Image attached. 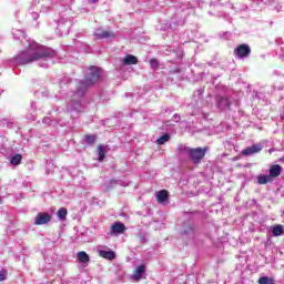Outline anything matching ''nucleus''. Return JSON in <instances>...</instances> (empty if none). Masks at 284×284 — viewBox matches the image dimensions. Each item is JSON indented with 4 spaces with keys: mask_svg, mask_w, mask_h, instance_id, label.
<instances>
[{
    "mask_svg": "<svg viewBox=\"0 0 284 284\" xmlns=\"http://www.w3.org/2000/svg\"><path fill=\"white\" fill-rule=\"evenodd\" d=\"M101 79V69L97 67H90L89 72L84 77V81H80L77 91L70 94L72 99L68 101L69 112H83V104H81V99L88 91V87L97 83Z\"/></svg>",
    "mask_w": 284,
    "mask_h": 284,
    "instance_id": "obj_1",
    "label": "nucleus"
},
{
    "mask_svg": "<svg viewBox=\"0 0 284 284\" xmlns=\"http://www.w3.org/2000/svg\"><path fill=\"white\" fill-rule=\"evenodd\" d=\"M55 54L54 50L31 41L24 51L14 57L13 63L17 65H28V63H34V61H48V59L55 57Z\"/></svg>",
    "mask_w": 284,
    "mask_h": 284,
    "instance_id": "obj_2",
    "label": "nucleus"
},
{
    "mask_svg": "<svg viewBox=\"0 0 284 284\" xmlns=\"http://www.w3.org/2000/svg\"><path fill=\"white\" fill-rule=\"evenodd\" d=\"M207 150H210L207 146L189 149V159L192 161V163H194L195 165H199L201 161L205 159V154H207Z\"/></svg>",
    "mask_w": 284,
    "mask_h": 284,
    "instance_id": "obj_3",
    "label": "nucleus"
},
{
    "mask_svg": "<svg viewBox=\"0 0 284 284\" xmlns=\"http://www.w3.org/2000/svg\"><path fill=\"white\" fill-rule=\"evenodd\" d=\"M70 28H72V21L65 18H61L58 22V31L61 37L70 34Z\"/></svg>",
    "mask_w": 284,
    "mask_h": 284,
    "instance_id": "obj_4",
    "label": "nucleus"
},
{
    "mask_svg": "<svg viewBox=\"0 0 284 284\" xmlns=\"http://www.w3.org/2000/svg\"><path fill=\"white\" fill-rule=\"evenodd\" d=\"M252 54V49L247 44H240L234 49V55L237 59H247Z\"/></svg>",
    "mask_w": 284,
    "mask_h": 284,
    "instance_id": "obj_5",
    "label": "nucleus"
},
{
    "mask_svg": "<svg viewBox=\"0 0 284 284\" xmlns=\"http://www.w3.org/2000/svg\"><path fill=\"white\" fill-rule=\"evenodd\" d=\"M261 150H263L262 144H253L252 146H248V148L242 150L241 154H242V156H252L254 154H258V152H261Z\"/></svg>",
    "mask_w": 284,
    "mask_h": 284,
    "instance_id": "obj_6",
    "label": "nucleus"
},
{
    "mask_svg": "<svg viewBox=\"0 0 284 284\" xmlns=\"http://www.w3.org/2000/svg\"><path fill=\"white\" fill-rule=\"evenodd\" d=\"M52 221V216L48 213H38L34 219V225H45V223H50Z\"/></svg>",
    "mask_w": 284,
    "mask_h": 284,
    "instance_id": "obj_7",
    "label": "nucleus"
},
{
    "mask_svg": "<svg viewBox=\"0 0 284 284\" xmlns=\"http://www.w3.org/2000/svg\"><path fill=\"white\" fill-rule=\"evenodd\" d=\"M40 6V12H48L50 8H52V1L51 0H34L32 6Z\"/></svg>",
    "mask_w": 284,
    "mask_h": 284,
    "instance_id": "obj_8",
    "label": "nucleus"
},
{
    "mask_svg": "<svg viewBox=\"0 0 284 284\" xmlns=\"http://www.w3.org/2000/svg\"><path fill=\"white\" fill-rule=\"evenodd\" d=\"M270 174L268 176L271 179H276V176H281L282 172H283V166L282 165H278V164H275V165H272L270 168Z\"/></svg>",
    "mask_w": 284,
    "mask_h": 284,
    "instance_id": "obj_9",
    "label": "nucleus"
},
{
    "mask_svg": "<svg viewBox=\"0 0 284 284\" xmlns=\"http://www.w3.org/2000/svg\"><path fill=\"white\" fill-rule=\"evenodd\" d=\"M94 37L95 39H109L110 37H114V33L103 29H95Z\"/></svg>",
    "mask_w": 284,
    "mask_h": 284,
    "instance_id": "obj_10",
    "label": "nucleus"
},
{
    "mask_svg": "<svg viewBox=\"0 0 284 284\" xmlns=\"http://www.w3.org/2000/svg\"><path fill=\"white\" fill-rule=\"evenodd\" d=\"M98 254L99 256H101L102 258H106L108 261H114L116 258V253H114V251L99 250Z\"/></svg>",
    "mask_w": 284,
    "mask_h": 284,
    "instance_id": "obj_11",
    "label": "nucleus"
},
{
    "mask_svg": "<svg viewBox=\"0 0 284 284\" xmlns=\"http://www.w3.org/2000/svg\"><path fill=\"white\" fill-rule=\"evenodd\" d=\"M123 232H125V224L121 222H115L111 226V234H123Z\"/></svg>",
    "mask_w": 284,
    "mask_h": 284,
    "instance_id": "obj_12",
    "label": "nucleus"
},
{
    "mask_svg": "<svg viewBox=\"0 0 284 284\" xmlns=\"http://www.w3.org/2000/svg\"><path fill=\"white\" fill-rule=\"evenodd\" d=\"M123 65H136L139 63V59L135 55L128 54L122 60Z\"/></svg>",
    "mask_w": 284,
    "mask_h": 284,
    "instance_id": "obj_13",
    "label": "nucleus"
},
{
    "mask_svg": "<svg viewBox=\"0 0 284 284\" xmlns=\"http://www.w3.org/2000/svg\"><path fill=\"white\" fill-rule=\"evenodd\" d=\"M143 274H145V266L140 265L131 276L132 281H139L140 278L143 277Z\"/></svg>",
    "mask_w": 284,
    "mask_h": 284,
    "instance_id": "obj_14",
    "label": "nucleus"
},
{
    "mask_svg": "<svg viewBox=\"0 0 284 284\" xmlns=\"http://www.w3.org/2000/svg\"><path fill=\"white\" fill-rule=\"evenodd\" d=\"M217 108L219 110H229L230 109V100L227 98H217Z\"/></svg>",
    "mask_w": 284,
    "mask_h": 284,
    "instance_id": "obj_15",
    "label": "nucleus"
},
{
    "mask_svg": "<svg viewBox=\"0 0 284 284\" xmlns=\"http://www.w3.org/2000/svg\"><path fill=\"white\" fill-rule=\"evenodd\" d=\"M77 258L80 263H90V255L85 251H80L77 253Z\"/></svg>",
    "mask_w": 284,
    "mask_h": 284,
    "instance_id": "obj_16",
    "label": "nucleus"
},
{
    "mask_svg": "<svg viewBox=\"0 0 284 284\" xmlns=\"http://www.w3.org/2000/svg\"><path fill=\"white\" fill-rule=\"evenodd\" d=\"M155 196H156L158 202L165 203L168 201V191H165V190L159 191L155 194Z\"/></svg>",
    "mask_w": 284,
    "mask_h": 284,
    "instance_id": "obj_17",
    "label": "nucleus"
},
{
    "mask_svg": "<svg viewBox=\"0 0 284 284\" xmlns=\"http://www.w3.org/2000/svg\"><path fill=\"white\" fill-rule=\"evenodd\" d=\"M272 182V178L270 175H258L257 183L258 185H267V183Z\"/></svg>",
    "mask_w": 284,
    "mask_h": 284,
    "instance_id": "obj_18",
    "label": "nucleus"
},
{
    "mask_svg": "<svg viewBox=\"0 0 284 284\" xmlns=\"http://www.w3.org/2000/svg\"><path fill=\"white\" fill-rule=\"evenodd\" d=\"M23 156L21 154L11 155L10 163L11 165H20Z\"/></svg>",
    "mask_w": 284,
    "mask_h": 284,
    "instance_id": "obj_19",
    "label": "nucleus"
},
{
    "mask_svg": "<svg viewBox=\"0 0 284 284\" xmlns=\"http://www.w3.org/2000/svg\"><path fill=\"white\" fill-rule=\"evenodd\" d=\"M258 284H276L273 277L262 276L257 281Z\"/></svg>",
    "mask_w": 284,
    "mask_h": 284,
    "instance_id": "obj_20",
    "label": "nucleus"
},
{
    "mask_svg": "<svg viewBox=\"0 0 284 284\" xmlns=\"http://www.w3.org/2000/svg\"><path fill=\"white\" fill-rule=\"evenodd\" d=\"M168 141H170V134L165 133V134L161 135V136L156 140V144H158V145H165V143H168Z\"/></svg>",
    "mask_w": 284,
    "mask_h": 284,
    "instance_id": "obj_21",
    "label": "nucleus"
},
{
    "mask_svg": "<svg viewBox=\"0 0 284 284\" xmlns=\"http://www.w3.org/2000/svg\"><path fill=\"white\" fill-rule=\"evenodd\" d=\"M272 232H273V236H283V232H284L283 225L273 226Z\"/></svg>",
    "mask_w": 284,
    "mask_h": 284,
    "instance_id": "obj_22",
    "label": "nucleus"
},
{
    "mask_svg": "<svg viewBox=\"0 0 284 284\" xmlns=\"http://www.w3.org/2000/svg\"><path fill=\"white\" fill-rule=\"evenodd\" d=\"M12 34H13V38L18 40L26 38V32L23 30L13 29Z\"/></svg>",
    "mask_w": 284,
    "mask_h": 284,
    "instance_id": "obj_23",
    "label": "nucleus"
},
{
    "mask_svg": "<svg viewBox=\"0 0 284 284\" xmlns=\"http://www.w3.org/2000/svg\"><path fill=\"white\" fill-rule=\"evenodd\" d=\"M105 159V146L99 145L98 146V161H103Z\"/></svg>",
    "mask_w": 284,
    "mask_h": 284,
    "instance_id": "obj_24",
    "label": "nucleus"
},
{
    "mask_svg": "<svg viewBox=\"0 0 284 284\" xmlns=\"http://www.w3.org/2000/svg\"><path fill=\"white\" fill-rule=\"evenodd\" d=\"M67 216H68V209L61 207L58 211V219H59V221H65Z\"/></svg>",
    "mask_w": 284,
    "mask_h": 284,
    "instance_id": "obj_25",
    "label": "nucleus"
},
{
    "mask_svg": "<svg viewBox=\"0 0 284 284\" xmlns=\"http://www.w3.org/2000/svg\"><path fill=\"white\" fill-rule=\"evenodd\" d=\"M85 142L89 145H94V143L97 142V135H87L85 136Z\"/></svg>",
    "mask_w": 284,
    "mask_h": 284,
    "instance_id": "obj_26",
    "label": "nucleus"
},
{
    "mask_svg": "<svg viewBox=\"0 0 284 284\" xmlns=\"http://www.w3.org/2000/svg\"><path fill=\"white\" fill-rule=\"evenodd\" d=\"M42 123H44V125H57V121L50 119V118H44L42 120Z\"/></svg>",
    "mask_w": 284,
    "mask_h": 284,
    "instance_id": "obj_27",
    "label": "nucleus"
},
{
    "mask_svg": "<svg viewBox=\"0 0 284 284\" xmlns=\"http://www.w3.org/2000/svg\"><path fill=\"white\" fill-rule=\"evenodd\" d=\"M150 65L153 70H156V68H159V60L156 59H151L150 60Z\"/></svg>",
    "mask_w": 284,
    "mask_h": 284,
    "instance_id": "obj_28",
    "label": "nucleus"
},
{
    "mask_svg": "<svg viewBox=\"0 0 284 284\" xmlns=\"http://www.w3.org/2000/svg\"><path fill=\"white\" fill-rule=\"evenodd\" d=\"M8 278V272L6 270L0 271V282L6 281Z\"/></svg>",
    "mask_w": 284,
    "mask_h": 284,
    "instance_id": "obj_29",
    "label": "nucleus"
},
{
    "mask_svg": "<svg viewBox=\"0 0 284 284\" xmlns=\"http://www.w3.org/2000/svg\"><path fill=\"white\" fill-rule=\"evenodd\" d=\"M220 37H223V39H226V41H230L232 39V33L231 32H224L223 36L220 34Z\"/></svg>",
    "mask_w": 284,
    "mask_h": 284,
    "instance_id": "obj_30",
    "label": "nucleus"
},
{
    "mask_svg": "<svg viewBox=\"0 0 284 284\" xmlns=\"http://www.w3.org/2000/svg\"><path fill=\"white\" fill-rule=\"evenodd\" d=\"M172 121H173L174 123H179V121H181V115L174 114L173 118H172Z\"/></svg>",
    "mask_w": 284,
    "mask_h": 284,
    "instance_id": "obj_31",
    "label": "nucleus"
},
{
    "mask_svg": "<svg viewBox=\"0 0 284 284\" xmlns=\"http://www.w3.org/2000/svg\"><path fill=\"white\" fill-rule=\"evenodd\" d=\"M184 234H194V227L190 226L189 230H184Z\"/></svg>",
    "mask_w": 284,
    "mask_h": 284,
    "instance_id": "obj_32",
    "label": "nucleus"
},
{
    "mask_svg": "<svg viewBox=\"0 0 284 284\" xmlns=\"http://www.w3.org/2000/svg\"><path fill=\"white\" fill-rule=\"evenodd\" d=\"M31 17L34 21H37V19H39V12H32Z\"/></svg>",
    "mask_w": 284,
    "mask_h": 284,
    "instance_id": "obj_33",
    "label": "nucleus"
},
{
    "mask_svg": "<svg viewBox=\"0 0 284 284\" xmlns=\"http://www.w3.org/2000/svg\"><path fill=\"white\" fill-rule=\"evenodd\" d=\"M172 28V24H165V27H162L161 30H170Z\"/></svg>",
    "mask_w": 284,
    "mask_h": 284,
    "instance_id": "obj_34",
    "label": "nucleus"
},
{
    "mask_svg": "<svg viewBox=\"0 0 284 284\" xmlns=\"http://www.w3.org/2000/svg\"><path fill=\"white\" fill-rule=\"evenodd\" d=\"M40 68H48V62L40 64Z\"/></svg>",
    "mask_w": 284,
    "mask_h": 284,
    "instance_id": "obj_35",
    "label": "nucleus"
},
{
    "mask_svg": "<svg viewBox=\"0 0 284 284\" xmlns=\"http://www.w3.org/2000/svg\"><path fill=\"white\" fill-rule=\"evenodd\" d=\"M89 3H99V0H88Z\"/></svg>",
    "mask_w": 284,
    "mask_h": 284,
    "instance_id": "obj_36",
    "label": "nucleus"
},
{
    "mask_svg": "<svg viewBox=\"0 0 284 284\" xmlns=\"http://www.w3.org/2000/svg\"><path fill=\"white\" fill-rule=\"evenodd\" d=\"M165 125H174V124L172 123V121H166Z\"/></svg>",
    "mask_w": 284,
    "mask_h": 284,
    "instance_id": "obj_37",
    "label": "nucleus"
},
{
    "mask_svg": "<svg viewBox=\"0 0 284 284\" xmlns=\"http://www.w3.org/2000/svg\"><path fill=\"white\" fill-rule=\"evenodd\" d=\"M256 99H261V93H255Z\"/></svg>",
    "mask_w": 284,
    "mask_h": 284,
    "instance_id": "obj_38",
    "label": "nucleus"
},
{
    "mask_svg": "<svg viewBox=\"0 0 284 284\" xmlns=\"http://www.w3.org/2000/svg\"><path fill=\"white\" fill-rule=\"evenodd\" d=\"M197 92H199L200 95L203 94V91H201V90H199Z\"/></svg>",
    "mask_w": 284,
    "mask_h": 284,
    "instance_id": "obj_39",
    "label": "nucleus"
}]
</instances>
